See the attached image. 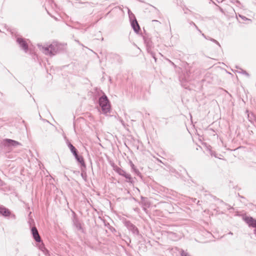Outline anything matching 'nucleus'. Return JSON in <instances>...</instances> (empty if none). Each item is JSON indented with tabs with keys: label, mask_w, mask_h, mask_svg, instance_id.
Instances as JSON below:
<instances>
[{
	"label": "nucleus",
	"mask_w": 256,
	"mask_h": 256,
	"mask_svg": "<svg viewBox=\"0 0 256 256\" xmlns=\"http://www.w3.org/2000/svg\"><path fill=\"white\" fill-rule=\"evenodd\" d=\"M99 104L104 114H107L110 110V104L106 96L100 98Z\"/></svg>",
	"instance_id": "f257e3e1"
},
{
	"label": "nucleus",
	"mask_w": 256,
	"mask_h": 256,
	"mask_svg": "<svg viewBox=\"0 0 256 256\" xmlns=\"http://www.w3.org/2000/svg\"><path fill=\"white\" fill-rule=\"evenodd\" d=\"M42 50L47 55H54L58 50V46L56 42H54L48 46L42 47Z\"/></svg>",
	"instance_id": "f03ea898"
},
{
	"label": "nucleus",
	"mask_w": 256,
	"mask_h": 256,
	"mask_svg": "<svg viewBox=\"0 0 256 256\" xmlns=\"http://www.w3.org/2000/svg\"><path fill=\"white\" fill-rule=\"evenodd\" d=\"M114 170L118 172L120 175L124 176L128 180V182H132V178L130 174L126 173V172L123 170L121 169L118 167H116L114 168Z\"/></svg>",
	"instance_id": "7ed1b4c3"
},
{
	"label": "nucleus",
	"mask_w": 256,
	"mask_h": 256,
	"mask_svg": "<svg viewBox=\"0 0 256 256\" xmlns=\"http://www.w3.org/2000/svg\"><path fill=\"white\" fill-rule=\"evenodd\" d=\"M244 220L249 226L256 227V220H254L252 217L246 216L244 218Z\"/></svg>",
	"instance_id": "20e7f679"
},
{
	"label": "nucleus",
	"mask_w": 256,
	"mask_h": 256,
	"mask_svg": "<svg viewBox=\"0 0 256 256\" xmlns=\"http://www.w3.org/2000/svg\"><path fill=\"white\" fill-rule=\"evenodd\" d=\"M4 144L6 146H8L16 147L17 146H18L20 144L18 142L14 140H10V139H6L4 140Z\"/></svg>",
	"instance_id": "39448f33"
},
{
	"label": "nucleus",
	"mask_w": 256,
	"mask_h": 256,
	"mask_svg": "<svg viewBox=\"0 0 256 256\" xmlns=\"http://www.w3.org/2000/svg\"><path fill=\"white\" fill-rule=\"evenodd\" d=\"M130 23L134 31L136 32H138L140 30V26L137 20L135 18L130 19Z\"/></svg>",
	"instance_id": "423d86ee"
},
{
	"label": "nucleus",
	"mask_w": 256,
	"mask_h": 256,
	"mask_svg": "<svg viewBox=\"0 0 256 256\" xmlns=\"http://www.w3.org/2000/svg\"><path fill=\"white\" fill-rule=\"evenodd\" d=\"M32 234L33 237L36 240V241L37 242H40V238L39 236V234L36 228L33 227L32 228Z\"/></svg>",
	"instance_id": "0eeeda50"
},
{
	"label": "nucleus",
	"mask_w": 256,
	"mask_h": 256,
	"mask_svg": "<svg viewBox=\"0 0 256 256\" xmlns=\"http://www.w3.org/2000/svg\"><path fill=\"white\" fill-rule=\"evenodd\" d=\"M17 42L21 48L26 52L28 49V46L26 42L22 38H18Z\"/></svg>",
	"instance_id": "6e6552de"
},
{
	"label": "nucleus",
	"mask_w": 256,
	"mask_h": 256,
	"mask_svg": "<svg viewBox=\"0 0 256 256\" xmlns=\"http://www.w3.org/2000/svg\"><path fill=\"white\" fill-rule=\"evenodd\" d=\"M0 214L4 216H8L10 214V210L3 206H0Z\"/></svg>",
	"instance_id": "1a4fd4ad"
},
{
	"label": "nucleus",
	"mask_w": 256,
	"mask_h": 256,
	"mask_svg": "<svg viewBox=\"0 0 256 256\" xmlns=\"http://www.w3.org/2000/svg\"><path fill=\"white\" fill-rule=\"evenodd\" d=\"M236 18L237 20L240 23L249 24L250 20V19H248L246 17H239V18H238V17Z\"/></svg>",
	"instance_id": "9d476101"
},
{
	"label": "nucleus",
	"mask_w": 256,
	"mask_h": 256,
	"mask_svg": "<svg viewBox=\"0 0 256 256\" xmlns=\"http://www.w3.org/2000/svg\"><path fill=\"white\" fill-rule=\"evenodd\" d=\"M68 148H70V151L74 154V156L76 155V150L71 144H68Z\"/></svg>",
	"instance_id": "9b49d317"
},
{
	"label": "nucleus",
	"mask_w": 256,
	"mask_h": 256,
	"mask_svg": "<svg viewBox=\"0 0 256 256\" xmlns=\"http://www.w3.org/2000/svg\"><path fill=\"white\" fill-rule=\"evenodd\" d=\"M76 158V160L82 164V166H84V159L82 157V156H79L78 154H76V155L74 156Z\"/></svg>",
	"instance_id": "f8f14e48"
},
{
	"label": "nucleus",
	"mask_w": 256,
	"mask_h": 256,
	"mask_svg": "<svg viewBox=\"0 0 256 256\" xmlns=\"http://www.w3.org/2000/svg\"><path fill=\"white\" fill-rule=\"evenodd\" d=\"M127 226L130 229L132 230H134V233H135V232L138 233V232L137 228H135L134 226V225H132V224H128Z\"/></svg>",
	"instance_id": "ddd939ff"
},
{
	"label": "nucleus",
	"mask_w": 256,
	"mask_h": 256,
	"mask_svg": "<svg viewBox=\"0 0 256 256\" xmlns=\"http://www.w3.org/2000/svg\"><path fill=\"white\" fill-rule=\"evenodd\" d=\"M130 166H131L133 170L136 173L138 174V170L136 169V168L134 166V165L132 162H130Z\"/></svg>",
	"instance_id": "4468645a"
},
{
	"label": "nucleus",
	"mask_w": 256,
	"mask_h": 256,
	"mask_svg": "<svg viewBox=\"0 0 256 256\" xmlns=\"http://www.w3.org/2000/svg\"><path fill=\"white\" fill-rule=\"evenodd\" d=\"M181 254H182V256H190L187 253H186L184 251H182V252Z\"/></svg>",
	"instance_id": "2eb2a0df"
},
{
	"label": "nucleus",
	"mask_w": 256,
	"mask_h": 256,
	"mask_svg": "<svg viewBox=\"0 0 256 256\" xmlns=\"http://www.w3.org/2000/svg\"><path fill=\"white\" fill-rule=\"evenodd\" d=\"M212 41L216 43L217 44H219L218 42L215 40H214V39H212L211 40Z\"/></svg>",
	"instance_id": "dca6fc26"
},
{
	"label": "nucleus",
	"mask_w": 256,
	"mask_h": 256,
	"mask_svg": "<svg viewBox=\"0 0 256 256\" xmlns=\"http://www.w3.org/2000/svg\"><path fill=\"white\" fill-rule=\"evenodd\" d=\"M202 36L204 38H206V36L204 35V34H202Z\"/></svg>",
	"instance_id": "f3484780"
}]
</instances>
